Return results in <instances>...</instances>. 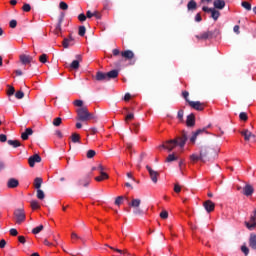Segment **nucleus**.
Listing matches in <instances>:
<instances>
[{"mask_svg":"<svg viewBox=\"0 0 256 256\" xmlns=\"http://www.w3.org/2000/svg\"><path fill=\"white\" fill-rule=\"evenodd\" d=\"M217 153H219V149H213V148H209L207 146H202L200 148V158L201 161H203V163H205V161H209V159H213V157H216Z\"/></svg>","mask_w":256,"mask_h":256,"instance_id":"1","label":"nucleus"},{"mask_svg":"<svg viewBox=\"0 0 256 256\" xmlns=\"http://www.w3.org/2000/svg\"><path fill=\"white\" fill-rule=\"evenodd\" d=\"M77 121H82L83 123L87 121H91V119H95V115L89 112L87 107H81L77 110Z\"/></svg>","mask_w":256,"mask_h":256,"instance_id":"2","label":"nucleus"},{"mask_svg":"<svg viewBox=\"0 0 256 256\" xmlns=\"http://www.w3.org/2000/svg\"><path fill=\"white\" fill-rule=\"evenodd\" d=\"M130 209L132 210L134 217H143L144 212L141 209V199L132 198L130 202Z\"/></svg>","mask_w":256,"mask_h":256,"instance_id":"3","label":"nucleus"},{"mask_svg":"<svg viewBox=\"0 0 256 256\" xmlns=\"http://www.w3.org/2000/svg\"><path fill=\"white\" fill-rule=\"evenodd\" d=\"M245 227L249 229V231H253L256 227V209L253 210L249 221L244 222Z\"/></svg>","mask_w":256,"mask_h":256,"instance_id":"4","label":"nucleus"},{"mask_svg":"<svg viewBox=\"0 0 256 256\" xmlns=\"http://www.w3.org/2000/svg\"><path fill=\"white\" fill-rule=\"evenodd\" d=\"M177 146V140H168L164 144L160 145V149H166L168 153H171Z\"/></svg>","mask_w":256,"mask_h":256,"instance_id":"5","label":"nucleus"},{"mask_svg":"<svg viewBox=\"0 0 256 256\" xmlns=\"http://www.w3.org/2000/svg\"><path fill=\"white\" fill-rule=\"evenodd\" d=\"M14 216L16 217V223L21 225L25 221V210L23 208H18L14 211Z\"/></svg>","mask_w":256,"mask_h":256,"instance_id":"6","label":"nucleus"},{"mask_svg":"<svg viewBox=\"0 0 256 256\" xmlns=\"http://www.w3.org/2000/svg\"><path fill=\"white\" fill-rule=\"evenodd\" d=\"M112 54L114 57H121L120 61H128L129 59V50L121 52L119 49H114Z\"/></svg>","mask_w":256,"mask_h":256,"instance_id":"7","label":"nucleus"},{"mask_svg":"<svg viewBox=\"0 0 256 256\" xmlns=\"http://www.w3.org/2000/svg\"><path fill=\"white\" fill-rule=\"evenodd\" d=\"M146 169L150 175V179H151L152 183L157 184L158 179H159V172L153 170V168H151L150 166H146Z\"/></svg>","mask_w":256,"mask_h":256,"instance_id":"8","label":"nucleus"},{"mask_svg":"<svg viewBox=\"0 0 256 256\" xmlns=\"http://www.w3.org/2000/svg\"><path fill=\"white\" fill-rule=\"evenodd\" d=\"M90 183H91V176L86 175L78 180L77 185L79 187H89Z\"/></svg>","mask_w":256,"mask_h":256,"instance_id":"9","label":"nucleus"},{"mask_svg":"<svg viewBox=\"0 0 256 256\" xmlns=\"http://www.w3.org/2000/svg\"><path fill=\"white\" fill-rule=\"evenodd\" d=\"M35 163H41V156L39 154H34L28 158L30 167H35Z\"/></svg>","mask_w":256,"mask_h":256,"instance_id":"10","label":"nucleus"},{"mask_svg":"<svg viewBox=\"0 0 256 256\" xmlns=\"http://www.w3.org/2000/svg\"><path fill=\"white\" fill-rule=\"evenodd\" d=\"M204 209L207 211V213H211V211H215V203L211 200H207L203 204Z\"/></svg>","mask_w":256,"mask_h":256,"instance_id":"11","label":"nucleus"},{"mask_svg":"<svg viewBox=\"0 0 256 256\" xmlns=\"http://www.w3.org/2000/svg\"><path fill=\"white\" fill-rule=\"evenodd\" d=\"M73 41H75V38H73L71 34L68 36V38H64L62 42L64 49H69V46L73 45Z\"/></svg>","mask_w":256,"mask_h":256,"instance_id":"12","label":"nucleus"},{"mask_svg":"<svg viewBox=\"0 0 256 256\" xmlns=\"http://www.w3.org/2000/svg\"><path fill=\"white\" fill-rule=\"evenodd\" d=\"M17 187H19V180L15 179V178H10L7 182V188L15 189Z\"/></svg>","mask_w":256,"mask_h":256,"instance_id":"13","label":"nucleus"},{"mask_svg":"<svg viewBox=\"0 0 256 256\" xmlns=\"http://www.w3.org/2000/svg\"><path fill=\"white\" fill-rule=\"evenodd\" d=\"M190 107L196 109V111H203V105L199 101H188Z\"/></svg>","mask_w":256,"mask_h":256,"instance_id":"14","label":"nucleus"},{"mask_svg":"<svg viewBox=\"0 0 256 256\" xmlns=\"http://www.w3.org/2000/svg\"><path fill=\"white\" fill-rule=\"evenodd\" d=\"M205 131H207L206 128L199 129L196 132H193L192 137H190V142L195 143V141H197V137H199V135H201V133H205Z\"/></svg>","mask_w":256,"mask_h":256,"instance_id":"15","label":"nucleus"},{"mask_svg":"<svg viewBox=\"0 0 256 256\" xmlns=\"http://www.w3.org/2000/svg\"><path fill=\"white\" fill-rule=\"evenodd\" d=\"M20 61H21L22 65H29V63H31V61H33V57H31L29 55L22 54V55H20Z\"/></svg>","mask_w":256,"mask_h":256,"instance_id":"16","label":"nucleus"},{"mask_svg":"<svg viewBox=\"0 0 256 256\" xmlns=\"http://www.w3.org/2000/svg\"><path fill=\"white\" fill-rule=\"evenodd\" d=\"M187 139V134H183L182 137L175 139V141H177V145H179V147L183 148L185 147V143H187Z\"/></svg>","mask_w":256,"mask_h":256,"instance_id":"17","label":"nucleus"},{"mask_svg":"<svg viewBox=\"0 0 256 256\" xmlns=\"http://www.w3.org/2000/svg\"><path fill=\"white\" fill-rule=\"evenodd\" d=\"M213 5L214 9H225V0H214Z\"/></svg>","mask_w":256,"mask_h":256,"instance_id":"18","label":"nucleus"},{"mask_svg":"<svg viewBox=\"0 0 256 256\" xmlns=\"http://www.w3.org/2000/svg\"><path fill=\"white\" fill-rule=\"evenodd\" d=\"M241 135H243L245 141H249L251 138H255V135L251 133V131H249L248 129L243 130L241 132Z\"/></svg>","mask_w":256,"mask_h":256,"instance_id":"19","label":"nucleus"},{"mask_svg":"<svg viewBox=\"0 0 256 256\" xmlns=\"http://www.w3.org/2000/svg\"><path fill=\"white\" fill-rule=\"evenodd\" d=\"M249 247H251V249H253L254 251H256V233L250 235V238H249Z\"/></svg>","mask_w":256,"mask_h":256,"instance_id":"20","label":"nucleus"},{"mask_svg":"<svg viewBox=\"0 0 256 256\" xmlns=\"http://www.w3.org/2000/svg\"><path fill=\"white\" fill-rule=\"evenodd\" d=\"M29 135H33V129L26 128L25 132L21 134V139H23V141H27V139H29Z\"/></svg>","mask_w":256,"mask_h":256,"instance_id":"21","label":"nucleus"},{"mask_svg":"<svg viewBox=\"0 0 256 256\" xmlns=\"http://www.w3.org/2000/svg\"><path fill=\"white\" fill-rule=\"evenodd\" d=\"M107 79H117L119 77V70H111L110 72L106 73Z\"/></svg>","mask_w":256,"mask_h":256,"instance_id":"22","label":"nucleus"},{"mask_svg":"<svg viewBox=\"0 0 256 256\" xmlns=\"http://www.w3.org/2000/svg\"><path fill=\"white\" fill-rule=\"evenodd\" d=\"M253 186H251L250 184H246L244 187V195H246V197H249L251 195H253Z\"/></svg>","mask_w":256,"mask_h":256,"instance_id":"23","label":"nucleus"},{"mask_svg":"<svg viewBox=\"0 0 256 256\" xmlns=\"http://www.w3.org/2000/svg\"><path fill=\"white\" fill-rule=\"evenodd\" d=\"M186 124L187 127H193L195 125V116L193 114L187 116Z\"/></svg>","mask_w":256,"mask_h":256,"instance_id":"24","label":"nucleus"},{"mask_svg":"<svg viewBox=\"0 0 256 256\" xmlns=\"http://www.w3.org/2000/svg\"><path fill=\"white\" fill-rule=\"evenodd\" d=\"M96 80L97 81H109L107 78V73H103V72H97Z\"/></svg>","mask_w":256,"mask_h":256,"instance_id":"25","label":"nucleus"},{"mask_svg":"<svg viewBox=\"0 0 256 256\" xmlns=\"http://www.w3.org/2000/svg\"><path fill=\"white\" fill-rule=\"evenodd\" d=\"M33 185L36 189H41V185H43V178H40V177L35 178Z\"/></svg>","mask_w":256,"mask_h":256,"instance_id":"26","label":"nucleus"},{"mask_svg":"<svg viewBox=\"0 0 256 256\" xmlns=\"http://www.w3.org/2000/svg\"><path fill=\"white\" fill-rule=\"evenodd\" d=\"M187 9L188 11H195V9H197V2H195V0L189 1L187 4Z\"/></svg>","mask_w":256,"mask_h":256,"instance_id":"27","label":"nucleus"},{"mask_svg":"<svg viewBox=\"0 0 256 256\" xmlns=\"http://www.w3.org/2000/svg\"><path fill=\"white\" fill-rule=\"evenodd\" d=\"M8 145H11L14 149H17V147H21V142L19 140H8Z\"/></svg>","mask_w":256,"mask_h":256,"instance_id":"28","label":"nucleus"},{"mask_svg":"<svg viewBox=\"0 0 256 256\" xmlns=\"http://www.w3.org/2000/svg\"><path fill=\"white\" fill-rule=\"evenodd\" d=\"M104 170H105V167L103 165L99 164L97 167V171L100 172V175H102V177L109 179V174L105 173Z\"/></svg>","mask_w":256,"mask_h":256,"instance_id":"29","label":"nucleus"},{"mask_svg":"<svg viewBox=\"0 0 256 256\" xmlns=\"http://www.w3.org/2000/svg\"><path fill=\"white\" fill-rule=\"evenodd\" d=\"M71 141H72V143H81V135H79L77 133H73L71 135Z\"/></svg>","mask_w":256,"mask_h":256,"instance_id":"30","label":"nucleus"},{"mask_svg":"<svg viewBox=\"0 0 256 256\" xmlns=\"http://www.w3.org/2000/svg\"><path fill=\"white\" fill-rule=\"evenodd\" d=\"M220 16H221V13L217 11L215 8H213L211 11L212 19H214V21H217V19H219Z\"/></svg>","mask_w":256,"mask_h":256,"instance_id":"31","label":"nucleus"},{"mask_svg":"<svg viewBox=\"0 0 256 256\" xmlns=\"http://www.w3.org/2000/svg\"><path fill=\"white\" fill-rule=\"evenodd\" d=\"M109 249H111L112 251H116V253H119L120 256L127 255V249L121 250V249L113 248L112 246H109Z\"/></svg>","mask_w":256,"mask_h":256,"instance_id":"32","label":"nucleus"},{"mask_svg":"<svg viewBox=\"0 0 256 256\" xmlns=\"http://www.w3.org/2000/svg\"><path fill=\"white\" fill-rule=\"evenodd\" d=\"M37 199H40V201H43V199H45V192H43L41 188L37 189Z\"/></svg>","mask_w":256,"mask_h":256,"instance_id":"33","label":"nucleus"},{"mask_svg":"<svg viewBox=\"0 0 256 256\" xmlns=\"http://www.w3.org/2000/svg\"><path fill=\"white\" fill-rule=\"evenodd\" d=\"M61 123H63V119L61 117H57L53 120L52 125H54V127H59Z\"/></svg>","mask_w":256,"mask_h":256,"instance_id":"34","label":"nucleus"},{"mask_svg":"<svg viewBox=\"0 0 256 256\" xmlns=\"http://www.w3.org/2000/svg\"><path fill=\"white\" fill-rule=\"evenodd\" d=\"M123 201H125V196H118L115 200V205L119 207V205H122Z\"/></svg>","mask_w":256,"mask_h":256,"instance_id":"35","label":"nucleus"},{"mask_svg":"<svg viewBox=\"0 0 256 256\" xmlns=\"http://www.w3.org/2000/svg\"><path fill=\"white\" fill-rule=\"evenodd\" d=\"M87 32V29L85 26H79L78 34L80 37H85V33Z\"/></svg>","mask_w":256,"mask_h":256,"instance_id":"36","label":"nucleus"},{"mask_svg":"<svg viewBox=\"0 0 256 256\" xmlns=\"http://www.w3.org/2000/svg\"><path fill=\"white\" fill-rule=\"evenodd\" d=\"M167 163H171L173 161H177V157L175 154H170L167 158H166Z\"/></svg>","mask_w":256,"mask_h":256,"instance_id":"37","label":"nucleus"},{"mask_svg":"<svg viewBox=\"0 0 256 256\" xmlns=\"http://www.w3.org/2000/svg\"><path fill=\"white\" fill-rule=\"evenodd\" d=\"M70 67L71 69H75V70L79 69V60L72 61V63L70 64Z\"/></svg>","mask_w":256,"mask_h":256,"instance_id":"38","label":"nucleus"},{"mask_svg":"<svg viewBox=\"0 0 256 256\" xmlns=\"http://www.w3.org/2000/svg\"><path fill=\"white\" fill-rule=\"evenodd\" d=\"M43 231V225H40L32 230V233L34 235H37L38 233H41Z\"/></svg>","mask_w":256,"mask_h":256,"instance_id":"39","label":"nucleus"},{"mask_svg":"<svg viewBox=\"0 0 256 256\" xmlns=\"http://www.w3.org/2000/svg\"><path fill=\"white\" fill-rule=\"evenodd\" d=\"M7 95L11 97V95H15V87L8 85Z\"/></svg>","mask_w":256,"mask_h":256,"instance_id":"40","label":"nucleus"},{"mask_svg":"<svg viewBox=\"0 0 256 256\" xmlns=\"http://www.w3.org/2000/svg\"><path fill=\"white\" fill-rule=\"evenodd\" d=\"M95 155H97V152H95V150H88V152H87L88 159H93V157H95Z\"/></svg>","mask_w":256,"mask_h":256,"instance_id":"41","label":"nucleus"},{"mask_svg":"<svg viewBox=\"0 0 256 256\" xmlns=\"http://www.w3.org/2000/svg\"><path fill=\"white\" fill-rule=\"evenodd\" d=\"M61 23H63L62 19L59 20V23L56 26V29H55L56 35H59V33H61Z\"/></svg>","mask_w":256,"mask_h":256,"instance_id":"42","label":"nucleus"},{"mask_svg":"<svg viewBox=\"0 0 256 256\" xmlns=\"http://www.w3.org/2000/svg\"><path fill=\"white\" fill-rule=\"evenodd\" d=\"M242 7L246 9V11H251V3L249 2H242Z\"/></svg>","mask_w":256,"mask_h":256,"instance_id":"43","label":"nucleus"},{"mask_svg":"<svg viewBox=\"0 0 256 256\" xmlns=\"http://www.w3.org/2000/svg\"><path fill=\"white\" fill-rule=\"evenodd\" d=\"M31 207H32V209H34V210L41 208V206L39 205V202H37V201H35V200L31 201Z\"/></svg>","mask_w":256,"mask_h":256,"instance_id":"44","label":"nucleus"},{"mask_svg":"<svg viewBox=\"0 0 256 256\" xmlns=\"http://www.w3.org/2000/svg\"><path fill=\"white\" fill-rule=\"evenodd\" d=\"M191 161H201V154L197 155V154H192L190 156Z\"/></svg>","mask_w":256,"mask_h":256,"instance_id":"45","label":"nucleus"},{"mask_svg":"<svg viewBox=\"0 0 256 256\" xmlns=\"http://www.w3.org/2000/svg\"><path fill=\"white\" fill-rule=\"evenodd\" d=\"M15 97H16V99H23V97H25V93H23V91H17L16 93H15Z\"/></svg>","mask_w":256,"mask_h":256,"instance_id":"46","label":"nucleus"},{"mask_svg":"<svg viewBox=\"0 0 256 256\" xmlns=\"http://www.w3.org/2000/svg\"><path fill=\"white\" fill-rule=\"evenodd\" d=\"M59 7L62 9V11H67V9H69V5H67L65 2H60Z\"/></svg>","mask_w":256,"mask_h":256,"instance_id":"47","label":"nucleus"},{"mask_svg":"<svg viewBox=\"0 0 256 256\" xmlns=\"http://www.w3.org/2000/svg\"><path fill=\"white\" fill-rule=\"evenodd\" d=\"M22 10L25 11L26 13H29V11H31V5L24 3Z\"/></svg>","mask_w":256,"mask_h":256,"instance_id":"48","label":"nucleus"},{"mask_svg":"<svg viewBox=\"0 0 256 256\" xmlns=\"http://www.w3.org/2000/svg\"><path fill=\"white\" fill-rule=\"evenodd\" d=\"M197 39H209V32H204L200 36H196Z\"/></svg>","mask_w":256,"mask_h":256,"instance_id":"49","label":"nucleus"},{"mask_svg":"<svg viewBox=\"0 0 256 256\" xmlns=\"http://www.w3.org/2000/svg\"><path fill=\"white\" fill-rule=\"evenodd\" d=\"M39 61H40V63H47V54H42L39 57Z\"/></svg>","mask_w":256,"mask_h":256,"instance_id":"50","label":"nucleus"},{"mask_svg":"<svg viewBox=\"0 0 256 256\" xmlns=\"http://www.w3.org/2000/svg\"><path fill=\"white\" fill-rule=\"evenodd\" d=\"M241 251H242V253H244V255H246V256L249 255V248L247 246L243 245L241 247Z\"/></svg>","mask_w":256,"mask_h":256,"instance_id":"51","label":"nucleus"},{"mask_svg":"<svg viewBox=\"0 0 256 256\" xmlns=\"http://www.w3.org/2000/svg\"><path fill=\"white\" fill-rule=\"evenodd\" d=\"M239 117H240V119H241L242 121H247V119H248L247 113H245V112H241V113L239 114Z\"/></svg>","mask_w":256,"mask_h":256,"instance_id":"52","label":"nucleus"},{"mask_svg":"<svg viewBox=\"0 0 256 256\" xmlns=\"http://www.w3.org/2000/svg\"><path fill=\"white\" fill-rule=\"evenodd\" d=\"M160 217L161 219H167V217H169V213L164 210L160 213Z\"/></svg>","mask_w":256,"mask_h":256,"instance_id":"53","label":"nucleus"},{"mask_svg":"<svg viewBox=\"0 0 256 256\" xmlns=\"http://www.w3.org/2000/svg\"><path fill=\"white\" fill-rule=\"evenodd\" d=\"M78 20L81 21V23H83V21H87V16H85V14H79L78 16Z\"/></svg>","mask_w":256,"mask_h":256,"instance_id":"54","label":"nucleus"},{"mask_svg":"<svg viewBox=\"0 0 256 256\" xmlns=\"http://www.w3.org/2000/svg\"><path fill=\"white\" fill-rule=\"evenodd\" d=\"M10 235H12V237H17V235H19V232H17V229L12 228L10 229Z\"/></svg>","mask_w":256,"mask_h":256,"instance_id":"55","label":"nucleus"},{"mask_svg":"<svg viewBox=\"0 0 256 256\" xmlns=\"http://www.w3.org/2000/svg\"><path fill=\"white\" fill-rule=\"evenodd\" d=\"M122 115L125 116V122L127 123L129 121V113L127 112V108H124V111L122 112Z\"/></svg>","mask_w":256,"mask_h":256,"instance_id":"56","label":"nucleus"},{"mask_svg":"<svg viewBox=\"0 0 256 256\" xmlns=\"http://www.w3.org/2000/svg\"><path fill=\"white\" fill-rule=\"evenodd\" d=\"M105 179H109V178H105V176L101 175L95 177V181L101 182V181H105Z\"/></svg>","mask_w":256,"mask_h":256,"instance_id":"57","label":"nucleus"},{"mask_svg":"<svg viewBox=\"0 0 256 256\" xmlns=\"http://www.w3.org/2000/svg\"><path fill=\"white\" fill-rule=\"evenodd\" d=\"M7 141V135L5 134H0V142L5 143Z\"/></svg>","mask_w":256,"mask_h":256,"instance_id":"58","label":"nucleus"},{"mask_svg":"<svg viewBox=\"0 0 256 256\" xmlns=\"http://www.w3.org/2000/svg\"><path fill=\"white\" fill-rule=\"evenodd\" d=\"M6 245H7V241H5V239L0 240V249H5Z\"/></svg>","mask_w":256,"mask_h":256,"instance_id":"59","label":"nucleus"},{"mask_svg":"<svg viewBox=\"0 0 256 256\" xmlns=\"http://www.w3.org/2000/svg\"><path fill=\"white\" fill-rule=\"evenodd\" d=\"M10 27H11V29H15V27H17V20H11Z\"/></svg>","mask_w":256,"mask_h":256,"instance_id":"60","label":"nucleus"},{"mask_svg":"<svg viewBox=\"0 0 256 256\" xmlns=\"http://www.w3.org/2000/svg\"><path fill=\"white\" fill-rule=\"evenodd\" d=\"M74 105H76V107H83V101L82 100H76V101H74Z\"/></svg>","mask_w":256,"mask_h":256,"instance_id":"61","label":"nucleus"},{"mask_svg":"<svg viewBox=\"0 0 256 256\" xmlns=\"http://www.w3.org/2000/svg\"><path fill=\"white\" fill-rule=\"evenodd\" d=\"M18 241H19V243H22V245H25V243H26L25 236H19Z\"/></svg>","mask_w":256,"mask_h":256,"instance_id":"62","label":"nucleus"},{"mask_svg":"<svg viewBox=\"0 0 256 256\" xmlns=\"http://www.w3.org/2000/svg\"><path fill=\"white\" fill-rule=\"evenodd\" d=\"M174 191L175 193H181V186H179L178 184H175Z\"/></svg>","mask_w":256,"mask_h":256,"instance_id":"63","label":"nucleus"},{"mask_svg":"<svg viewBox=\"0 0 256 256\" xmlns=\"http://www.w3.org/2000/svg\"><path fill=\"white\" fill-rule=\"evenodd\" d=\"M93 15V17H96V19H101V13H99L98 11H95Z\"/></svg>","mask_w":256,"mask_h":256,"instance_id":"64","label":"nucleus"}]
</instances>
